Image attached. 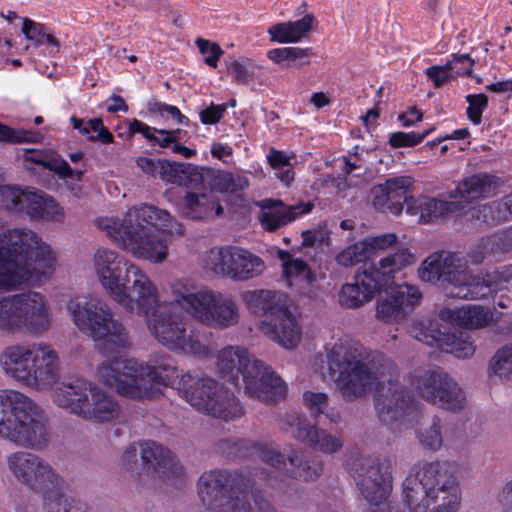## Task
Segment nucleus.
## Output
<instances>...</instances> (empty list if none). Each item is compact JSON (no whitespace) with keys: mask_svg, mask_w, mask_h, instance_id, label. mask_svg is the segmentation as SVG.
<instances>
[{"mask_svg":"<svg viewBox=\"0 0 512 512\" xmlns=\"http://www.w3.org/2000/svg\"><path fill=\"white\" fill-rule=\"evenodd\" d=\"M414 384L421 398L429 403L450 411H458L464 407V392L442 369L424 372Z\"/></svg>","mask_w":512,"mask_h":512,"instance_id":"18","label":"nucleus"},{"mask_svg":"<svg viewBox=\"0 0 512 512\" xmlns=\"http://www.w3.org/2000/svg\"><path fill=\"white\" fill-rule=\"evenodd\" d=\"M97 374L105 385L131 399L158 396L162 388L177 386L181 377L169 357L156 361L155 365L117 357L99 366Z\"/></svg>","mask_w":512,"mask_h":512,"instance_id":"6","label":"nucleus"},{"mask_svg":"<svg viewBox=\"0 0 512 512\" xmlns=\"http://www.w3.org/2000/svg\"><path fill=\"white\" fill-rule=\"evenodd\" d=\"M494 225L512 218V193L491 202Z\"/></svg>","mask_w":512,"mask_h":512,"instance_id":"58","label":"nucleus"},{"mask_svg":"<svg viewBox=\"0 0 512 512\" xmlns=\"http://www.w3.org/2000/svg\"><path fill=\"white\" fill-rule=\"evenodd\" d=\"M362 243L367 244V253L369 258L378 252L391 248L398 243V237L394 233H386L383 235L370 237L362 240Z\"/></svg>","mask_w":512,"mask_h":512,"instance_id":"56","label":"nucleus"},{"mask_svg":"<svg viewBox=\"0 0 512 512\" xmlns=\"http://www.w3.org/2000/svg\"><path fill=\"white\" fill-rule=\"evenodd\" d=\"M6 464L18 483L41 494V504L28 500L18 512H87L80 502L66 495L62 476L38 455L16 451L7 456Z\"/></svg>","mask_w":512,"mask_h":512,"instance_id":"5","label":"nucleus"},{"mask_svg":"<svg viewBox=\"0 0 512 512\" xmlns=\"http://www.w3.org/2000/svg\"><path fill=\"white\" fill-rule=\"evenodd\" d=\"M3 370L17 382L36 390L50 389L59 379V358L44 344L12 345L0 355Z\"/></svg>","mask_w":512,"mask_h":512,"instance_id":"11","label":"nucleus"},{"mask_svg":"<svg viewBox=\"0 0 512 512\" xmlns=\"http://www.w3.org/2000/svg\"><path fill=\"white\" fill-rule=\"evenodd\" d=\"M42 139L43 135L39 131L15 129L0 123V142L38 143Z\"/></svg>","mask_w":512,"mask_h":512,"instance_id":"41","label":"nucleus"},{"mask_svg":"<svg viewBox=\"0 0 512 512\" xmlns=\"http://www.w3.org/2000/svg\"><path fill=\"white\" fill-rule=\"evenodd\" d=\"M243 300L248 310L254 315L268 319L287 304V296L274 290H252L243 293Z\"/></svg>","mask_w":512,"mask_h":512,"instance_id":"32","label":"nucleus"},{"mask_svg":"<svg viewBox=\"0 0 512 512\" xmlns=\"http://www.w3.org/2000/svg\"><path fill=\"white\" fill-rule=\"evenodd\" d=\"M453 255L433 254L426 258L418 269L419 278L424 282L436 283L446 297L476 300L488 292L487 285L474 278L468 270L453 264Z\"/></svg>","mask_w":512,"mask_h":512,"instance_id":"16","label":"nucleus"},{"mask_svg":"<svg viewBox=\"0 0 512 512\" xmlns=\"http://www.w3.org/2000/svg\"><path fill=\"white\" fill-rule=\"evenodd\" d=\"M226 110L227 104L216 105L212 102L208 107L200 111V120L205 125L217 124L222 119Z\"/></svg>","mask_w":512,"mask_h":512,"instance_id":"63","label":"nucleus"},{"mask_svg":"<svg viewBox=\"0 0 512 512\" xmlns=\"http://www.w3.org/2000/svg\"><path fill=\"white\" fill-rule=\"evenodd\" d=\"M314 20L313 14H306L299 20L287 22V24L291 25V31L296 38V42L300 41L312 30Z\"/></svg>","mask_w":512,"mask_h":512,"instance_id":"64","label":"nucleus"},{"mask_svg":"<svg viewBox=\"0 0 512 512\" xmlns=\"http://www.w3.org/2000/svg\"><path fill=\"white\" fill-rule=\"evenodd\" d=\"M303 401L311 415L316 419L319 418L318 423H321L322 416L330 423L340 421L339 413L329 408V398L326 393L306 391L303 394Z\"/></svg>","mask_w":512,"mask_h":512,"instance_id":"38","label":"nucleus"},{"mask_svg":"<svg viewBox=\"0 0 512 512\" xmlns=\"http://www.w3.org/2000/svg\"><path fill=\"white\" fill-rule=\"evenodd\" d=\"M262 212L259 215V221L262 227L269 232L291 223L299 216L311 212L313 204L300 202L295 205H286L279 199H264L260 203Z\"/></svg>","mask_w":512,"mask_h":512,"instance_id":"27","label":"nucleus"},{"mask_svg":"<svg viewBox=\"0 0 512 512\" xmlns=\"http://www.w3.org/2000/svg\"><path fill=\"white\" fill-rule=\"evenodd\" d=\"M206 170L209 168L198 167L187 163L182 175L181 186L190 188V191H204L207 189Z\"/></svg>","mask_w":512,"mask_h":512,"instance_id":"45","label":"nucleus"},{"mask_svg":"<svg viewBox=\"0 0 512 512\" xmlns=\"http://www.w3.org/2000/svg\"><path fill=\"white\" fill-rule=\"evenodd\" d=\"M422 298V293L414 285H398L380 295L377 300L376 317L385 323L398 322L404 319Z\"/></svg>","mask_w":512,"mask_h":512,"instance_id":"22","label":"nucleus"},{"mask_svg":"<svg viewBox=\"0 0 512 512\" xmlns=\"http://www.w3.org/2000/svg\"><path fill=\"white\" fill-rule=\"evenodd\" d=\"M209 260L214 271L239 281L256 277L264 269V262L260 257L238 247L212 250Z\"/></svg>","mask_w":512,"mask_h":512,"instance_id":"19","label":"nucleus"},{"mask_svg":"<svg viewBox=\"0 0 512 512\" xmlns=\"http://www.w3.org/2000/svg\"><path fill=\"white\" fill-rule=\"evenodd\" d=\"M312 55L311 48L300 47L274 48L267 52V57L281 68H301L309 64Z\"/></svg>","mask_w":512,"mask_h":512,"instance_id":"37","label":"nucleus"},{"mask_svg":"<svg viewBox=\"0 0 512 512\" xmlns=\"http://www.w3.org/2000/svg\"><path fill=\"white\" fill-rule=\"evenodd\" d=\"M55 263L50 247L32 230L15 228L0 238V291H8Z\"/></svg>","mask_w":512,"mask_h":512,"instance_id":"8","label":"nucleus"},{"mask_svg":"<svg viewBox=\"0 0 512 512\" xmlns=\"http://www.w3.org/2000/svg\"><path fill=\"white\" fill-rule=\"evenodd\" d=\"M335 259L337 264L343 267H351L365 262L369 259L367 244L362 241L356 242L338 253Z\"/></svg>","mask_w":512,"mask_h":512,"instance_id":"44","label":"nucleus"},{"mask_svg":"<svg viewBox=\"0 0 512 512\" xmlns=\"http://www.w3.org/2000/svg\"><path fill=\"white\" fill-rule=\"evenodd\" d=\"M474 63V59L469 54H453L452 60L447 61L444 65H439V67L453 77L460 75L472 77Z\"/></svg>","mask_w":512,"mask_h":512,"instance_id":"49","label":"nucleus"},{"mask_svg":"<svg viewBox=\"0 0 512 512\" xmlns=\"http://www.w3.org/2000/svg\"><path fill=\"white\" fill-rule=\"evenodd\" d=\"M285 430L292 437L318 448L323 453H334L342 448L340 438L332 436L326 430L317 429L305 417L298 414L288 416Z\"/></svg>","mask_w":512,"mask_h":512,"instance_id":"25","label":"nucleus"},{"mask_svg":"<svg viewBox=\"0 0 512 512\" xmlns=\"http://www.w3.org/2000/svg\"><path fill=\"white\" fill-rule=\"evenodd\" d=\"M461 316H462V308L453 310L450 308H443L439 311L437 318H428L423 319L420 321L415 329L418 330L417 333L421 332V325L426 321H436L441 330H445V327H449L450 331H454L455 329H458L455 324L461 326Z\"/></svg>","mask_w":512,"mask_h":512,"instance_id":"51","label":"nucleus"},{"mask_svg":"<svg viewBox=\"0 0 512 512\" xmlns=\"http://www.w3.org/2000/svg\"><path fill=\"white\" fill-rule=\"evenodd\" d=\"M218 450L232 459L256 454L271 467L298 480L314 481L323 472L322 462L315 457L310 459L298 450H290L287 455H284L272 445L254 443L247 439L237 437L222 439L218 443Z\"/></svg>","mask_w":512,"mask_h":512,"instance_id":"12","label":"nucleus"},{"mask_svg":"<svg viewBox=\"0 0 512 512\" xmlns=\"http://www.w3.org/2000/svg\"><path fill=\"white\" fill-rule=\"evenodd\" d=\"M21 30L27 40L33 41L37 46L43 45L42 39L47 30L44 24L24 18Z\"/></svg>","mask_w":512,"mask_h":512,"instance_id":"60","label":"nucleus"},{"mask_svg":"<svg viewBox=\"0 0 512 512\" xmlns=\"http://www.w3.org/2000/svg\"><path fill=\"white\" fill-rule=\"evenodd\" d=\"M177 390L192 407L214 418L230 421L244 414L234 393L212 378L182 374Z\"/></svg>","mask_w":512,"mask_h":512,"instance_id":"14","label":"nucleus"},{"mask_svg":"<svg viewBox=\"0 0 512 512\" xmlns=\"http://www.w3.org/2000/svg\"><path fill=\"white\" fill-rule=\"evenodd\" d=\"M22 201L21 213H26L33 219L52 220L63 213L59 204L44 192L25 190Z\"/></svg>","mask_w":512,"mask_h":512,"instance_id":"33","label":"nucleus"},{"mask_svg":"<svg viewBox=\"0 0 512 512\" xmlns=\"http://www.w3.org/2000/svg\"><path fill=\"white\" fill-rule=\"evenodd\" d=\"M289 286L295 287L301 296H305L310 299L316 298L321 288L320 278L310 267L308 277H306L305 273L300 274L295 278V282L290 283Z\"/></svg>","mask_w":512,"mask_h":512,"instance_id":"47","label":"nucleus"},{"mask_svg":"<svg viewBox=\"0 0 512 512\" xmlns=\"http://www.w3.org/2000/svg\"><path fill=\"white\" fill-rule=\"evenodd\" d=\"M196 45L201 54H207L208 56L204 58V62L213 68L217 67V63L223 54V50L221 47L214 42H210L209 40L198 38L196 40Z\"/></svg>","mask_w":512,"mask_h":512,"instance_id":"59","label":"nucleus"},{"mask_svg":"<svg viewBox=\"0 0 512 512\" xmlns=\"http://www.w3.org/2000/svg\"><path fill=\"white\" fill-rule=\"evenodd\" d=\"M279 310L262 321L261 329L273 341L292 349L300 341L301 328L287 304Z\"/></svg>","mask_w":512,"mask_h":512,"instance_id":"28","label":"nucleus"},{"mask_svg":"<svg viewBox=\"0 0 512 512\" xmlns=\"http://www.w3.org/2000/svg\"><path fill=\"white\" fill-rule=\"evenodd\" d=\"M411 185V177L399 176L387 179L384 184L374 186L371 190L374 208L383 213L400 215L404 205L407 209L409 200L415 199L408 195Z\"/></svg>","mask_w":512,"mask_h":512,"instance_id":"24","label":"nucleus"},{"mask_svg":"<svg viewBox=\"0 0 512 512\" xmlns=\"http://www.w3.org/2000/svg\"><path fill=\"white\" fill-rule=\"evenodd\" d=\"M491 315L483 307L472 306L462 308L461 326L480 328L488 324Z\"/></svg>","mask_w":512,"mask_h":512,"instance_id":"52","label":"nucleus"},{"mask_svg":"<svg viewBox=\"0 0 512 512\" xmlns=\"http://www.w3.org/2000/svg\"><path fill=\"white\" fill-rule=\"evenodd\" d=\"M213 202L211 193L204 191H186L179 203V211L185 218L201 220L211 215Z\"/></svg>","mask_w":512,"mask_h":512,"instance_id":"35","label":"nucleus"},{"mask_svg":"<svg viewBox=\"0 0 512 512\" xmlns=\"http://www.w3.org/2000/svg\"><path fill=\"white\" fill-rule=\"evenodd\" d=\"M95 265L103 287L126 311L147 318L153 336L171 350L205 355L208 348L173 303H160L154 284L136 265L119 253L98 249Z\"/></svg>","mask_w":512,"mask_h":512,"instance_id":"1","label":"nucleus"},{"mask_svg":"<svg viewBox=\"0 0 512 512\" xmlns=\"http://www.w3.org/2000/svg\"><path fill=\"white\" fill-rule=\"evenodd\" d=\"M280 259L283 261V277L288 285L295 282L300 274L305 273L306 277L309 275V265L300 258H292L288 252L281 251Z\"/></svg>","mask_w":512,"mask_h":512,"instance_id":"48","label":"nucleus"},{"mask_svg":"<svg viewBox=\"0 0 512 512\" xmlns=\"http://www.w3.org/2000/svg\"><path fill=\"white\" fill-rule=\"evenodd\" d=\"M466 102L469 104L466 110L467 117L475 124L479 125L482 121V113L488 106V97L483 93L468 94Z\"/></svg>","mask_w":512,"mask_h":512,"instance_id":"55","label":"nucleus"},{"mask_svg":"<svg viewBox=\"0 0 512 512\" xmlns=\"http://www.w3.org/2000/svg\"><path fill=\"white\" fill-rule=\"evenodd\" d=\"M50 326L44 297L34 291L0 300V330L5 333H41Z\"/></svg>","mask_w":512,"mask_h":512,"instance_id":"17","label":"nucleus"},{"mask_svg":"<svg viewBox=\"0 0 512 512\" xmlns=\"http://www.w3.org/2000/svg\"><path fill=\"white\" fill-rule=\"evenodd\" d=\"M416 339L429 346H437L441 350L453 354L457 358H468L475 352V346L466 332L459 329L450 331L449 327L441 330L436 321H426L421 325V332Z\"/></svg>","mask_w":512,"mask_h":512,"instance_id":"21","label":"nucleus"},{"mask_svg":"<svg viewBox=\"0 0 512 512\" xmlns=\"http://www.w3.org/2000/svg\"><path fill=\"white\" fill-rule=\"evenodd\" d=\"M186 164L187 163L162 160L159 177L163 181L180 185V183L183 182L182 175H184L183 171L186 167Z\"/></svg>","mask_w":512,"mask_h":512,"instance_id":"57","label":"nucleus"},{"mask_svg":"<svg viewBox=\"0 0 512 512\" xmlns=\"http://www.w3.org/2000/svg\"><path fill=\"white\" fill-rule=\"evenodd\" d=\"M431 132V129L423 132H403L398 131L391 133L388 143L393 148L400 147H414L420 144L426 136Z\"/></svg>","mask_w":512,"mask_h":512,"instance_id":"54","label":"nucleus"},{"mask_svg":"<svg viewBox=\"0 0 512 512\" xmlns=\"http://www.w3.org/2000/svg\"><path fill=\"white\" fill-rule=\"evenodd\" d=\"M327 361L329 375L345 400L352 401L376 386L374 405L382 423L405 424L415 412L413 397L392 377L394 367L384 354L347 343L335 345Z\"/></svg>","mask_w":512,"mask_h":512,"instance_id":"3","label":"nucleus"},{"mask_svg":"<svg viewBox=\"0 0 512 512\" xmlns=\"http://www.w3.org/2000/svg\"><path fill=\"white\" fill-rule=\"evenodd\" d=\"M474 278L487 285L486 292L480 299H483L495 291L502 283H509L512 280V264L496 268L492 273H487L484 277L474 275Z\"/></svg>","mask_w":512,"mask_h":512,"instance_id":"46","label":"nucleus"},{"mask_svg":"<svg viewBox=\"0 0 512 512\" xmlns=\"http://www.w3.org/2000/svg\"><path fill=\"white\" fill-rule=\"evenodd\" d=\"M361 496L369 503L366 512H405L388 501L392 485L390 462L376 457L359 459L351 468ZM409 512H457L461 489L456 476L439 461L414 465L403 481Z\"/></svg>","mask_w":512,"mask_h":512,"instance_id":"2","label":"nucleus"},{"mask_svg":"<svg viewBox=\"0 0 512 512\" xmlns=\"http://www.w3.org/2000/svg\"><path fill=\"white\" fill-rule=\"evenodd\" d=\"M171 296L176 305L207 327L223 330L239 322L238 306L230 296L199 288L191 280L172 283Z\"/></svg>","mask_w":512,"mask_h":512,"instance_id":"10","label":"nucleus"},{"mask_svg":"<svg viewBox=\"0 0 512 512\" xmlns=\"http://www.w3.org/2000/svg\"><path fill=\"white\" fill-rule=\"evenodd\" d=\"M150 112H157L161 116L169 115L172 119L176 120L178 124H182L187 126L189 124V119L185 115H183L180 110L173 105H169L162 102H155L150 105Z\"/></svg>","mask_w":512,"mask_h":512,"instance_id":"62","label":"nucleus"},{"mask_svg":"<svg viewBox=\"0 0 512 512\" xmlns=\"http://www.w3.org/2000/svg\"><path fill=\"white\" fill-rule=\"evenodd\" d=\"M208 193H237L245 190L249 186V181L245 176L233 174L231 172L215 170L209 168L206 170Z\"/></svg>","mask_w":512,"mask_h":512,"instance_id":"36","label":"nucleus"},{"mask_svg":"<svg viewBox=\"0 0 512 512\" xmlns=\"http://www.w3.org/2000/svg\"><path fill=\"white\" fill-rule=\"evenodd\" d=\"M440 423V418L438 416H434L429 428H425L417 432L418 439L425 448L436 451L441 447L442 434Z\"/></svg>","mask_w":512,"mask_h":512,"instance_id":"50","label":"nucleus"},{"mask_svg":"<svg viewBox=\"0 0 512 512\" xmlns=\"http://www.w3.org/2000/svg\"><path fill=\"white\" fill-rule=\"evenodd\" d=\"M119 412L118 403L108 394L95 386L89 401L80 413V417L86 420L106 422L114 419Z\"/></svg>","mask_w":512,"mask_h":512,"instance_id":"34","label":"nucleus"},{"mask_svg":"<svg viewBox=\"0 0 512 512\" xmlns=\"http://www.w3.org/2000/svg\"><path fill=\"white\" fill-rule=\"evenodd\" d=\"M479 247L483 248L488 256H500L510 252L512 250V230L480 238Z\"/></svg>","mask_w":512,"mask_h":512,"instance_id":"39","label":"nucleus"},{"mask_svg":"<svg viewBox=\"0 0 512 512\" xmlns=\"http://www.w3.org/2000/svg\"><path fill=\"white\" fill-rule=\"evenodd\" d=\"M0 437L27 449L45 448L50 440L45 411L21 392L1 391Z\"/></svg>","mask_w":512,"mask_h":512,"instance_id":"9","label":"nucleus"},{"mask_svg":"<svg viewBox=\"0 0 512 512\" xmlns=\"http://www.w3.org/2000/svg\"><path fill=\"white\" fill-rule=\"evenodd\" d=\"M67 309L75 325L94 340L125 347L128 336L123 324L112 317L108 304L93 296H76L69 300Z\"/></svg>","mask_w":512,"mask_h":512,"instance_id":"15","label":"nucleus"},{"mask_svg":"<svg viewBox=\"0 0 512 512\" xmlns=\"http://www.w3.org/2000/svg\"><path fill=\"white\" fill-rule=\"evenodd\" d=\"M143 469L153 477L162 480H178L183 474V466L171 450L152 440L141 443Z\"/></svg>","mask_w":512,"mask_h":512,"instance_id":"23","label":"nucleus"},{"mask_svg":"<svg viewBox=\"0 0 512 512\" xmlns=\"http://www.w3.org/2000/svg\"><path fill=\"white\" fill-rule=\"evenodd\" d=\"M291 30L292 28L290 24H287V22H281L272 25L268 29V34L270 35V40L272 42L295 43L296 38L294 37Z\"/></svg>","mask_w":512,"mask_h":512,"instance_id":"61","label":"nucleus"},{"mask_svg":"<svg viewBox=\"0 0 512 512\" xmlns=\"http://www.w3.org/2000/svg\"><path fill=\"white\" fill-rule=\"evenodd\" d=\"M81 135H86L89 141L111 144L114 142L113 134L104 126L101 118H92L84 122L79 130Z\"/></svg>","mask_w":512,"mask_h":512,"instance_id":"43","label":"nucleus"},{"mask_svg":"<svg viewBox=\"0 0 512 512\" xmlns=\"http://www.w3.org/2000/svg\"><path fill=\"white\" fill-rule=\"evenodd\" d=\"M227 73L240 85H246L254 78V67L249 58L225 60Z\"/></svg>","mask_w":512,"mask_h":512,"instance_id":"40","label":"nucleus"},{"mask_svg":"<svg viewBox=\"0 0 512 512\" xmlns=\"http://www.w3.org/2000/svg\"><path fill=\"white\" fill-rule=\"evenodd\" d=\"M25 190L15 185L0 186V209L21 213L23 210L22 197Z\"/></svg>","mask_w":512,"mask_h":512,"instance_id":"42","label":"nucleus"},{"mask_svg":"<svg viewBox=\"0 0 512 512\" xmlns=\"http://www.w3.org/2000/svg\"><path fill=\"white\" fill-rule=\"evenodd\" d=\"M205 512H278L250 476L238 470L212 469L198 480Z\"/></svg>","mask_w":512,"mask_h":512,"instance_id":"7","label":"nucleus"},{"mask_svg":"<svg viewBox=\"0 0 512 512\" xmlns=\"http://www.w3.org/2000/svg\"><path fill=\"white\" fill-rule=\"evenodd\" d=\"M95 386L82 377L70 375L56 387L53 392V400L57 406L79 416L83 412L86 402L89 401Z\"/></svg>","mask_w":512,"mask_h":512,"instance_id":"26","label":"nucleus"},{"mask_svg":"<svg viewBox=\"0 0 512 512\" xmlns=\"http://www.w3.org/2000/svg\"><path fill=\"white\" fill-rule=\"evenodd\" d=\"M491 369L495 375L508 377L512 373V344L499 349L491 361Z\"/></svg>","mask_w":512,"mask_h":512,"instance_id":"53","label":"nucleus"},{"mask_svg":"<svg viewBox=\"0 0 512 512\" xmlns=\"http://www.w3.org/2000/svg\"><path fill=\"white\" fill-rule=\"evenodd\" d=\"M500 179L488 173H476L460 181L449 197L463 203V209L467 204L488 197L497 187Z\"/></svg>","mask_w":512,"mask_h":512,"instance_id":"29","label":"nucleus"},{"mask_svg":"<svg viewBox=\"0 0 512 512\" xmlns=\"http://www.w3.org/2000/svg\"><path fill=\"white\" fill-rule=\"evenodd\" d=\"M413 255L407 248H398L394 253L382 257L378 266L373 265L369 270L357 272L353 282L345 283L339 292V303L348 309H356L369 302L376 292L390 286L394 273L409 265Z\"/></svg>","mask_w":512,"mask_h":512,"instance_id":"13","label":"nucleus"},{"mask_svg":"<svg viewBox=\"0 0 512 512\" xmlns=\"http://www.w3.org/2000/svg\"><path fill=\"white\" fill-rule=\"evenodd\" d=\"M120 247L139 258L162 262L167 256V244L158 231L182 235L184 227L168 211L153 205L141 204L131 208L125 218L99 220Z\"/></svg>","mask_w":512,"mask_h":512,"instance_id":"4","label":"nucleus"},{"mask_svg":"<svg viewBox=\"0 0 512 512\" xmlns=\"http://www.w3.org/2000/svg\"><path fill=\"white\" fill-rule=\"evenodd\" d=\"M242 382L245 393L260 401L277 402L286 395V385L281 377L259 359H252L244 370Z\"/></svg>","mask_w":512,"mask_h":512,"instance_id":"20","label":"nucleus"},{"mask_svg":"<svg viewBox=\"0 0 512 512\" xmlns=\"http://www.w3.org/2000/svg\"><path fill=\"white\" fill-rule=\"evenodd\" d=\"M252 360L246 349L228 346L218 355L217 368L221 378L235 386H239V376L243 377L244 370Z\"/></svg>","mask_w":512,"mask_h":512,"instance_id":"31","label":"nucleus"},{"mask_svg":"<svg viewBox=\"0 0 512 512\" xmlns=\"http://www.w3.org/2000/svg\"><path fill=\"white\" fill-rule=\"evenodd\" d=\"M461 210H463V203L455 200L443 201L436 198L419 197L409 200L407 213L419 214L422 223H434Z\"/></svg>","mask_w":512,"mask_h":512,"instance_id":"30","label":"nucleus"}]
</instances>
